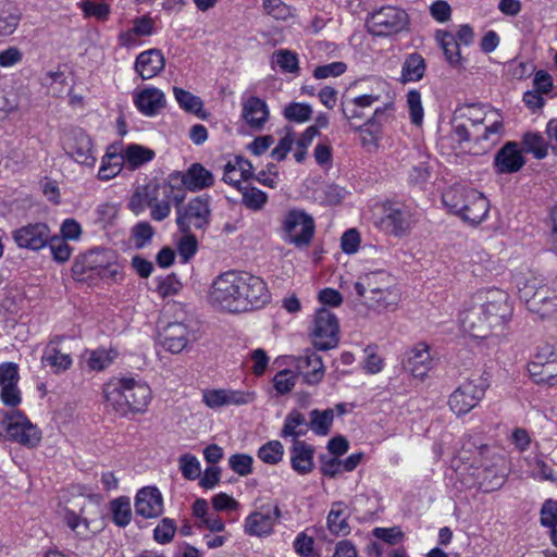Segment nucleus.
<instances>
[{"label":"nucleus","instance_id":"nucleus-49","mask_svg":"<svg viewBox=\"0 0 557 557\" xmlns=\"http://www.w3.org/2000/svg\"><path fill=\"white\" fill-rule=\"evenodd\" d=\"M113 522L119 527H126L132 520L131 502L127 497H119L110 504Z\"/></svg>","mask_w":557,"mask_h":557},{"label":"nucleus","instance_id":"nucleus-14","mask_svg":"<svg viewBox=\"0 0 557 557\" xmlns=\"http://www.w3.org/2000/svg\"><path fill=\"white\" fill-rule=\"evenodd\" d=\"M281 518L282 510L276 503L262 504L245 518L244 532L249 536L268 537Z\"/></svg>","mask_w":557,"mask_h":557},{"label":"nucleus","instance_id":"nucleus-51","mask_svg":"<svg viewBox=\"0 0 557 557\" xmlns=\"http://www.w3.org/2000/svg\"><path fill=\"white\" fill-rule=\"evenodd\" d=\"M357 129L360 133L361 145L368 151H375L379 148V141L381 139V127L372 121H369L364 126H360Z\"/></svg>","mask_w":557,"mask_h":557},{"label":"nucleus","instance_id":"nucleus-57","mask_svg":"<svg viewBox=\"0 0 557 557\" xmlns=\"http://www.w3.org/2000/svg\"><path fill=\"white\" fill-rule=\"evenodd\" d=\"M318 136V132L315 127H307L305 132L301 133L298 139H295V151L294 158L298 163L305 161L307 157V149L312 144L313 139Z\"/></svg>","mask_w":557,"mask_h":557},{"label":"nucleus","instance_id":"nucleus-24","mask_svg":"<svg viewBox=\"0 0 557 557\" xmlns=\"http://www.w3.org/2000/svg\"><path fill=\"white\" fill-rule=\"evenodd\" d=\"M135 512L145 519L159 517L163 512V498L160 491L153 486L140 488L135 497Z\"/></svg>","mask_w":557,"mask_h":557},{"label":"nucleus","instance_id":"nucleus-38","mask_svg":"<svg viewBox=\"0 0 557 557\" xmlns=\"http://www.w3.org/2000/svg\"><path fill=\"white\" fill-rule=\"evenodd\" d=\"M426 64L423 57L417 52L408 54L401 65V82H419L425 73Z\"/></svg>","mask_w":557,"mask_h":557},{"label":"nucleus","instance_id":"nucleus-44","mask_svg":"<svg viewBox=\"0 0 557 557\" xmlns=\"http://www.w3.org/2000/svg\"><path fill=\"white\" fill-rule=\"evenodd\" d=\"M21 16L16 7L7 5L0 9V37L12 35L21 22Z\"/></svg>","mask_w":557,"mask_h":557},{"label":"nucleus","instance_id":"nucleus-56","mask_svg":"<svg viewBox=\"0 0 557 557\" xmlns=\"http://www.w3.org/2000/svg\"><path fill=\"white\" fill-rule=\"evenodd\" d=\"M541 524L550 528L552 542L557 547V503L545 502L541 510Z\"/></svg>","mask_w":557,"mask_h":557},{"label":"nucleus","instance_id":"nucleus-26","mask_svg":"<svg viewBox=\"0 0 557 557\" xmlns=\"http://www.w3.org/2000/svg\"><path fill=\"white\" fill-rule=\"evenodd\" d=\"M134 104L146 116L157 115L166 104L164 92L157 87H145L133 94Z\"/></svg>","mask_w":557,"mask_h":557},{"label":"nucleus","instance_id":"nucleus-39","mask_svg":"<svg viewBox=\"0 0 557 557\" xmlns=\"http://www.w3.org/2000/svg\"><path fill=\"white\" fill-rule=\"evenodd\" d=\"M399 298L398 290L391 285L382 289L380 294L369 296V298L363 300V304L375 310L393 311L397 307Z\"/></svg>","mask_w":557,"mask_h":557},{"label":"nucleus","instance_id":"nucleus-31","mask_svg":"<svg viewBox=\"0 0 557 557\" xmlns=\"http://www.w3.org/2000/svg\"><path fill=\"white\" fill-rule=\"evenodd\" d=\"M133 26L122 30L117 40L122 47L132 48L137 46L139 37H147L154 32V21L149 15H143L132 21Z\"/></svg>","mask_w":557,"mask_h":557},{"label":"nucleus","instance_id":"nucleus-9","mask_svg":"<svg viewBox=\"0 0 557 557\" xmlns=\"http://www.w3.org/2000/svg\"><path fill=\"white\" fill-rule=\"evenodd\" d=\"M314 235V222L304 210L292 209L282 219V238L298 248L310 244Z\"/></svg>","mask_w":557,"mask_h":557},{"label":"nucleus","instance_id":"nucleus-32","mask_svg":"<svg viewBox=\"0 0 557 557\" xmlns=\"http://www.w3.org/2000/svg\"><path fill=\"white\" fill-rule=\"evenodd\" d=\"M116 357L115 349H86L81 356V366L84 371L100 372L109 368Z\"/></svg>","mask_w":557,"mask_h":557},{"label":"nucleus","instance_id":"nucleus-61","mask_svg":"<svg viewBox=\"0 0 557 557\" xmlns=\"http://www.w3.org/2000/svg\"><path fill=\"white\" fill-rule=\"evenodd\" d=\"M178 463L182 474L185 479L196 480L200 476L201 469L197 457L190 454H184L180 457Z\"/></svg>","mask_w":557,"mask_h":557},{"label":"nucleus","instance_id":"nucleus-36","mask_svg":"<svg viewBox=\"0 0 557 557\" xmlns=\"http://www.w3.org/2000/svg\"><path fill=\"white\" fill-rule=\"evenodd\" d=\"M348 507L343 502L332 504L326 518L327 530L335 536H346L350 533Z\"/></svg>","mask_w":557,"mask_h":557},{"label":"nucleus","instance_id":"nucleus-3","mask_svg":"<svg viewBox=\"0 0 557 557\" xmlns=\"http://www.w3.org/2000/svg\"><path fill=\"white\" fill-rule=\"evenodd\" d=\"M269 299L263 280L247 272H224L214 278L209 290L213 306L233 313L260 308Z\"/></svg>","mask_w":557,"mask_h":557},{"label":"nucleus","instance_id":"nucleus-18","mask_svg":"<svg viewBox=\"0 0 557 557\" xmlns=\"http://www.w3.org/2000/svg\"><path fill=\"white\" fill-rule=\"evenodd\" d=\"M20 381L18 367L13 362L0 364V399L8 407H17L22 401V394L17 386Z\"/></svg>","mask_w":557,"mask_h":557},{"label":"nucleus","instance_id":"nucleus-59","mask_svg":"<svg viewBox=\"0 0 557 557\" xmlns=\"http://www.w3.org/2000/svg\"><path fill=\"white\" fill-rule=\"evenodd\" d=\"M131 235L135 247L143 248L151 242L154 230L150 223L141 221L132 227Z\"/></svg>","mask_w":557,"mask_h":557},{"label":"nucleus","instance_id":"nucleus-29","mask_svg":"<svg viewBox=\"0 0 557 557\" xmlns=\"http://www.w3.org/2000/svg\"><path fill=\"white\" fill-rule=\"evenodd\" d=\"M525 163L517 143L508 141L495 156V168L500 174L516 173Z\"/></svg>","mask_w":557,"mask_h":557},{"label":"nucleus","instance_id":"nucleus-64","mask_svg":"<svg viewBox=\"0 0 557 557\" xmlns=\"http://www.w3.org/2000/svg\"><path fill=\"white\" fill-rule=\"evenodd\" d=\"M267 200V194L256 187H246L243 191V203L251 210H260Z\"/></svg>","mask_w":557,"mask_h":557},{"label":"nucleus","instance_id":"nucleus-10","mask_svg":"<svg viewBox=\"0 0 557 557\" xmlns=\"http://www.w3.org/2000/svg\"><path fill=\"white\" fill-rule=\"evenodd\" d=\"M5 434L10 441L27 448H36L42 440L41 430L22 411L12 410L3 416Z\"/></svg>","mask_w":557,"mask_h":557},{"label":"nucleus","instance_id":"nucleus-13","mask_svg":"<svg viewBox=\"0 0 557 557\" xmlns=\"http://www.w3.org/2000/svg\"><path fill=\"white\" fill-rule=\"evenodd\" d=\"M408 24L407 13L394 5L382 7L367 18L369 32L375 36H391L406 28Z\"/></svg>","mask_w":557,"mask_h":557},{"label":"nucleus","instance_id":"nucleus-45","mask_svg":"<svg viewBox=\"0 0 557 557\" xmlns=\"http://www.w3.org/2000/svg\"><path fill=\"white\" fill-rule=\"evenodd\" d=\"M272 63L283 72L297 74L299 72V60L296 52L288 49H278L272 54Z\"/></svg>","mask_w":557,"mask_h":557},{"label":"nucleus","instance_id":"nucleus-19","mask_svg":"<svg viewBox=\"0 0 557 557\" xmlns=\"http://www.w3.org/2000/svg\"><path fill=\"white\" fill-rule=\"evenodd\" d=\"M293 364L297 375L301 376L309 385L320 383L325 373L321 356L313 350H306L304 354L293 357Z\"/></svg>","mask_w":557,"mask_h":557},{"label":"nucleus","instance_id":"nucleus-47","mask_svg":"<svg viewBox=\"0 0 557 557\" xmlns=\"http://www.w3.org/2000/svg\"><path fill=\"white\" fill-rule=\"evenodd\" d=\"M522 144L524 150L532 153L534 158L539 160L544 159L548 154V145L540 133H525L522 139Z\"/></svg>","mask_w":557,"mask_h":557},{"label":"nucleus","instance_id":"nucleus-2","mask_svg":"<svg viewBox=\"0 0 557 557\" xmlns=\"http://www.w3.org/2000/svg\"><path fill=\"white\" fill-rule=\"evenodd\" d=\"M511 314L512 307L505 290L481 289L463 301L458 321L470 336L485 338L494 330L503 329Z\"/></svg>","mask_w":557,"mask_h":557},{"label":"nucleus","instance_id":"nucleus-62","mask_svg":"<svg viewBox=\"0 0 557 557\" xmlns=\"http://www.w3.org/2000/svg\"><path fill=\"white\" fill-rule=\"evenodd\" d=\"M81 9L88 17H95L99 21H106L110 15V5L106 2H94L85 0L81 3Z\"/></svg>","mask_w":557,"mask_h":557},{"label":"nucleus","instance_id":"nucleus-15","mask_svg":"<svg viewBox=\"0 0 557 557\" xmlns=\"http://www.w3.org/2000/svg\"><path fill=\"white\" fill-rule=\"evenodd\" d=\"M311 337L313 345L320 350H329L337 346L339 341V325L336 315L329 309L317 310Z\"/></svg>","mask_w":557,"mask_h":557},{"label":"nucleus","instance_id":"nucleus-60","mask_svg":"<svg viewBox=\"0 0 557 557\" xmlns=\"http://www.w3.org/2000/svg\"><path fill=\"white\" fill-rule=\"evenodd\" d=\"M52 257L58 262H65L72 255V247L62 237L50 236L48 244Z\"/></svg>","mask_w":557,"mask_h":557},{"label":"nucleus","instance_id":"nucleus-25","mask_svg":"<svg viewBox=\"0 0 557 557\" xmlns=\"http://www.w3.org/2000/svg\"><path fill=\"white\" fill-rule=\"evenodd\" d=\"M161 345L172 354L181 352L191 341V333L183 322L168 323L159 333Z\"/></svg>","mask_w":557,"mask_h":557},{"label":"nucleus","instance_id":"nucleus-6","mask_svg":"<svg viewBox=\"0 0 557 557\" xmlns=\"http://www.w3.org/2000/svg\"><path fill=\"white\" fill-rule=\"evenodd\" d=\"M518 295L530 311L541 317H549L557 309V297L544 284V281L532 272L522 273L515 277Z\"/></svg>","mask_w":557,"mask_h":557},{"label":"nucleus","instance_id":"nucleus-50","mask_svg":"<svg viewBox=\"0 0 557 557\" xmlns=\"http://www.w3.org/2000/svg\"><path fill=\"white\" fill-rule=\"evenodd\" d=\"M263 11L278 21H288L295 16V9L282 0H262Z\"/></svg>","mask_w":557,"mask_h":557},{"label":"nucleus","instance_id":"nucleus-54","mask_svg":"<svg viewBox=\"0 0 557 557\" xmlns=\"http://www.w3.org/2000/svg\"><path fill=\"white\" fill-rule=\"evenodd\" d=\"M154 188L138 187L128 201V209L136 215L141 214L150 206Z\"/></svg>","mask_w":557,"mask_h":557},{"label":"nucleus","instance_id":"nucleus-33","mask_svg":"<svg viewBox=\"0 0 557 557\" xmlns=\"http://www.w3.org/2000/svg\"><path fill=\"white\" fill-rule=\"evenodd\" d=\"M242 117L255 129H261L269 119L267 103L258 97H248L243 100Z\"/></svg>","mask_w":557,"mask_h":557},{"label":"nucleus","instance_id":"nucleus-20","mask_svg":"<svg viewBox=\"0 0 557 557\" xmlns=\"http://www.w3.org/2000/svg\"><path fill=\"white\" fill-rule=\"evenodd\" d=\"M50 238V230L45 223H34L22 226L13 232V239L21 248L39 250Z\"/></svg>","mask_w":557,"mask_h":557},{"label":"nucleus","instance_id":"nucleus-35","mask_svg":"<svg viewBox=\"0 0 557 557\" xmlns=\"http://www.w3.org/2000/svg\"><path fill=\"white\" fill-rule=\"evenodd\" d=\"M182 184L191 191L201 190L213 185V174L200 163L191 164L184 173H177Z\"/></svg>","mask_w":557,"mask_h":557},{"label":"nucleus","instance_id":"nucleus-11","mask_svg":"<svg viewBox=\"0 0 557 557\" xmlns=\"http://www.w3.org/2000/svg\"><path fill=\"white\" fill-rule=\"evenodd\" d=\"M487 387L488 382L482 376L465 381L449 396L450 410L457 416L470 412L483 399Z\"/></svg>","mask_w":557,"mask_h":557},{"label":"nucleus","instance_id":"nucleus-34","mask_svg":"<svg viewBox=\"0 0 557 557\" xmlns=\"http://www.w3.org/2000/svg\"><path fill=\"white\" fill-rule=\"evenodd\" d=\"M432 362L429 346L419 343L408 352L405 367L414 377L422 379L431 370Z\"/></svg>","mask_w":557,"mask_h":557},{"label":"nucleus","instance_id":"nucleus-41","mask_svg":"<svg viewBox=\"0 0 557 557\" xmlns=\"http://www.w3.org/2000/svg\"><path fill=\"white\" fill-rule=\"evenodd\" d=\"M121 156L131 169H136L152 160L154 152L151 149L133 144L127 146L121 152Z\"/></svg>","mask_w":557,"mask_h":557},{"label":"nucleus","instance_id":"nucleus-37","mask_svg":"<svg viewBox=\"0 0 557 557\" xmlns=\"http://www.w3.org/2000/svg\"><path fill=\"white\" fill-rule=\"evenodd\" d=\"M290 462L293 469L299 474L309 473L313 467V449L305 442L295 441Z\"/></svg>","mask_w":557,"mask_h":557},{"label":"nucleus","instance_id":"nucleus-5","mask_svg":"<svg viewBox=\"0 0 557 557\" xmlns=\"http://www.w3.org/2000/svg\"><path fill=\"white\" fill-rule=\"evenodd\" d=\"M443 202L462 221L473 225L481 223L490 210L488 200L482 193L462 185L448 188L443 194Z\"/></svg>","mask_w":557,"mask_h":557},{"label":"nucleus","instance_id":"nucleus-27","mask_svg":"<svg viewBox=\"0 0 557 557\" xmlns=\"http://www.w3.org/2000/svg\"><path fill=\"white\" fill-rule=\"evenodd\" d=\"M62 341V336H54L47 344L41 356V364L50 368L55 374L69 370L73 364L71 355L59 347Z\"/></svg>","mask_w":557,"mask_h":557},{"label":"nucleus","instance_id":"nucleus-8","mask_svg":"<svg viewBox=\"0 0 557 557\" xmlns=\"http://www.w3.org/2000/svg\"><path fill=\"white\" fill-rule=\"evenodd\" d=\"M414 223V214L410 207L392 201L382 205V213L375 222L381 231L395 237L408 235Z\"/></svg>","mask_w":557,"mask_h":557},{"label":"nucleus","instance_id":"nucleus-22","mask_svg":"<svg viewBox=\"0 0 557 557\" xmlns=\"http://www.w3.org/2000/svg\"><path fill=\"white\" fill-rule=\"evenodd\" d=\"M528 370L536 383L557 385V354H536Z\"/></svg>","mask_w":557,"mask_h":557},{"label":"nucleus","instance_id":"nucleus-7","mask_svg":"<svg viewBox=\"0 0 557 557\" xmlns=\"http://www.w3.org/2000/svg\"><path fill=\"white\" fill-rule=\"evenodd\" d=\"M73 273L82 278L117 281L121 276V267L111 250L95 248L75 259Z\"/></svg>","mask_w":557,"mask_h":557},{"label":"nucleus","instance_id":"nucleus-1","mask_svg":"<svg viewBox=\"0 0 557 557\" xmlns=\"http://www.w3.org/2000/svg\"><path fill=\"white\" fill-rule=\"evenodd\" d=\"M502 114L487 106L467 103L459 106L451 122V137L465 144L473 154L488 151L499 139L503 131Z\"/></svg>","mask_w":557,"mask_h":557},{"label":"nucleus","instance_id":"nucleus-21","mask_svg":"<svg viewBox=\"0 0 557 557\" xmlns=\"http://www.w3.org/2000/svg\"><path fill=\"white\" fill-rule=\"evenodd\" d=\"M65 151L77 163L92 168L96 158L92 153V144L90 137L82 129L74 131L66 139Z\"/></svg>","mask_w":557,"mask_h":557},{"label":"nucleus","instance_id":"nucleus-48","mask_svg":"<svg viewBox=\"0 0 557 557\" xmlns=\"http://www.w3.org/2000/svg\"><path fill=\"white\" fill-rule=\"evenodd\" d=\"M307 422L302 413L297 410L290 411L284 422L282 430L283 437H297L306 432Z\"/></svg>","mask_w":557,"mask_h":557},{"label":"nucleus","instance_id":"nucleus-43","mask_svg":"<svg viewBox=\"0 0 557 557\" xmlns=\"http://www.w3.org/2000/svg\"><path fill=\"white\" fill-rule=\"evenodd\" d=\"M62 519L63 522L81 539H88L95 533L90 528V522L73 510L64 509Z\"/></svg>","mask_w":557,"mask_h":557},{"label":"nucleus","instance_id":"nucleus-23","mask_svg":"<svg viewBox=\"0 0 557 557\" xmlns=\"http://www.w3.org/2000/svg\"><path fill=\"white\" fill-rule=\"evenodd\" d=\"M391 285H393L392 276L387 272L379 270L359 276L358 280L351 284V287L356 295L364 300L369 298V296L380 294L382 289Z\"/></svg>","mask_w":557,"mask_h":557},{"label":"nucleus","instance_id":"nucleus-30","mask_svg":"<svg viewBox=\"0 0 557 557\" xmlns=\"http://www.w3.org/2000/svg\"><path fill=\"white\" fill-rule=\"evenodd\" d=\"M382 95L380 92L363 94L354 98H343L341 110L344 117L350 122L361 120L364 116L363 110L372 107L373 103L380 101Z\"/></svg>","mask_w":557,"mask_h":557},{"label":"nucleus","instance_id":"nucleus-17","mask_svg":"<svg viewBox=\"0 0 557 557\" xmlns=\"http://www.w3.org/2000/svg\"><path fill=\"white\" fill-rule=\"evenodd\" d=\"M185 195L181 190H175L170 183L161 184L154 187V194L150 202V216L153 221H163L171 213V205H181Z\"/></svg>","mask_w":557,"mask_h":557},{"label":"nucleus","instance_id":"nucleus-58","mask_svg":"<svg viewBox=\"0 0 557 557\" xmlns=\"http://www.w3.org/2000/svg\"><path fill=\"white\" fill-rule=\"evenodd\" d=\"M284 448L281 442L270 441L258 450V457L265 463L275 465L283 458Z\"/></svg>","mask_w":557,"mask_h":557},{"label":"nucleus","instance_id":"nucleus-16","mask_svg":"<svg viewBox=\"0 0 557 557\" xmlns=\"http://www.w3.org/2000/svg\"><path fill=\"white\" fill-rule=\"evenodd\" d=\"M256 393L232 388H207L202 391V403L212 410L228 406H244L253 403Z\"/></svg>","mask_w":557,"mask_h":557},{"label":"nucleus","instance_id":"nucleus-42","mask_svg":"<svg viewBox=\"0 0 557 557\" xmlns=\"http://www.w3.org/2000/svg\"><path fill=\"white\" fill-rule=\"evenodd\" d=\"M124 163L125 162L121 153L107 152L102 157L101 165L98 171V178L101 181L114 178L122 171Z\"/></svg>","mask_w":557,"mask_h":557},{"label":"nucleus","instance_id":"nucleus-12","mask_svg":"<svg viewBox=\"0 0 557 557\" xmlns=\"http://www.w3.org/2000/svg\"><path fill=\"white\" fill-rule=\"evenodd\" d=\"M211 208L209 198L198 196L187 205L177 208L176 224L182 233L193 230H206L210 224Z\"/></svg>","mask_w":557,"mask_h":557},{"label":"nucleus","instance_id":"nucleus-53","mask_svg":"<svg viewBox=\"0 0 557 557\" xmlns=\"http://www.w3.org/2000/svg\"><path fill=\"white\" fill-rule=\"evenodd\" d=\"M312 113V107L304 102H290L283 111V115L286 120L296 123H305L309 121Z\"/></svg>","mask_w":557,"mask_h":557},{"label":"nucleus","instance_id":"nucleus-40","mask_svg":"<svg viewBox=\"0 0 557 557\" xmlns=\"http://www.w3.org/2000/svg\"><path fill=\"white\" fill-rule=\"evenodd\" d=\"M435 39L443 49L446 60L454 66L459 65L461 62V54L459 44L455 36L446 30H437L435 33Z\"/></svg>","mask_w":557,"mask_h":557},{"label":"nucleus","instance_id":"nucleus-52","mask_svg":"<svg viewBox=\"0 0 557 557\" xmlns=\"http://www.w3.org/2000/svg\"><path fill=\"white\" fill-rule=\"evenodd\" d=\"M173 94L175 100L183 110L195 114H198L202 110V100L191 92L180 87H174Z\"/></svg>","mask_w":557,"mask_h":557},{"label":"nucleus","instance_id":"nucleus-28","mask_svg":"<svg viewBox=\"0 0 557 557\" xmlns=\"http://www.w3.org/2000/svg\"><path fill=\"white\" fill-rule=\"evenodd\" d=\"M165 58L161 50L149 49L140 52L135 61L134 69L143 79H150L164 70Z\"/></svg>","mask_w":557,"mask_h":557},{"label":"nucleus","instance_id":"nucleus-46","mask_svg":"<svg viewBox=\"0 0 557 557\" xmlns=\"http://www.w3.org/2000/svg\"><path fill=\"white\" fill-rule=\"evenodd\" d=\"M334 420V410L325 409L318 410L314 409L310 411V429L318 435H326L330 432L331 425Z\"/></svg>","mask_w":557,"mask_h":557},{"label":"nucleus","instance_id":"nucleus-63","mask_svg":"<svg viewBox=\"0 0 557 557\" xmlns=\"http://www.w3.org/2000/svg\"><path fill=\"white\" fill-rule=\"evenodd\" d=\"M253 459L247 454H234L228 458L230 468L240 476H246L252 472Z\"/></svg>","mask_w":557,"mask_h":557},{"label":"nucleus","instance_id":"nucleus-4","mask_svg":"<svg viewBox=\"0 0 557 557\" xmlns=\"http://www.w3.org/2000/svg\"><path fill=\"white\" fill-rule=\"evenodd\" d=\"M103 397L109 407L121 416L143 412L152 395L148 384L134 377H112L103 385Z\"/></svg>","mask_w":557,"mask_h":557},{"label":"nucleus","instance_id":"nucleus-55","mask_svg":"<svg viewBox=\"0 0 557 557\" xmlns=\"http://www.w3.org/2000/svg\"><path fill=\"white\" fill-rule=\"evenodd\" d=\"M41 85L48 89V92L54 97L63 94L66 85V76L61 71H49L41 77Z\"/></svg>","mask_w":557,"mask_h":557}]
</instances>
